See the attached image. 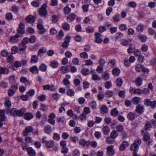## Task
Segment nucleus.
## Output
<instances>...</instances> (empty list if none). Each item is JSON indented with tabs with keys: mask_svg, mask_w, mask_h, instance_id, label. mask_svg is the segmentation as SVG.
Listing matches in <instances>:
<instances>
[{
	"mask_svg": "<svg viewBox=\"0 0 156 156\" xmlns=\"http://www.w3.org/2000/svg\"><path fill=\"white\" fill-rule=\"evenodd\" d=\"M141 143V140L139 139H137L134 141L133 144L130 146V150L136 152L138 149V146Z\"/></svg>",
	"mask_w": 156,
	"mask_h": 156,
	"instance_id": "obj_1",
	"label": "nucleus"
},
{
	"mask_svg": "<svg viewBox=\"0 0 156 156\" xmlns=\"http://www.w3.org/2000/svg\"><path fill=\"white\" fill-rule=\"evenodd\" d=\"M147 75L144 73L141 75L140 76L137 77L135 80L134 82L138 86H140L142 85L143 80H146Z\"/></svg>",
	"mask_w": 156,
	"mask_h": 156,
	"instance_id": "obj_2",
	"label": "nucleus"
},
{
	"mask_svg": "<svg viewBox=\"0 0 156 156\" xmlns=\"http://www.w3.org/2000/svg\"><path fill=\"white\" fill-rule=\"evenodd\" d=\"M46 5L45 4H44L39 9V14L41 16H45L47 15V12L46 9Z\"/></svg>",
	"mask_w": 156,
	"mask_h": 156,
	"instance_id": "obj_3",
	"label": "nucleus"
},
{
	"mask_svg": "<svg viewBox=\"0 0 156 156\" xmlns=\"http://www.w3.org/2000/svg\"><path fill=\"white\" fill-rule=\"evenodd\" d=\"M46 146L48 148H53L54 151H57L58 150V147L54 144V142L50 140L47 141L45 144Z\"/></svg>",
	"mask_w": 156,
	"mask_h": 156,
	"instance_id": "obj_4",
	"label": "nucleus"
},
{
	"mask_svg": "<svg viewBox=\"0 0 156 156\" xmlns=\"http://www.w3.org/2000/svg\"><path fill=\"white\" fill-rule=\"evenodd\" d=\"M21 37V35L18 34H16L15 36H11L10 37L9 42L11 43L17 42L19 40L18 38Z\"/></svg>",
	"mask_w": 156,
	"mask_h": 156,
	"instance_id": "obj_5",
	"label": "nucleus"
},
{
	"mask_svg": "<svg viewBox=\"0 0 156 156\" xmlns=\"http://www.w3.org/2000/svg\"><path fill=\"white\" fill-rule=\"evenodd\" d=\"M130 93L132 94H143V90L140 88L135 89L131 87L129 90Z\"/></svg>",
	"mask_w": 156,
	"mask_h": 156,
	"instance_id": "obj_6",
	"label": "nucleus"
},
{
	"mask_svg": "<svg viewBox=\"0 0 156 156\" xmlns=\"http://www.w3.org/2000/svg\"><path fill=\"white\" fill-rule=\"evenodd\" d=\"M114 146L111 145L108 146L107 148V154L109 156H112L115 153V150L114 149Z\"/></svg>",
	"mask_w": 156,
	"mask_h": 156,
	"instance_id": "obj_7",
	"label": "nucleus"
},
{
	"mask_svg": "<svg viewBox=\"0 0 156 156\" xmlns=\"http://www.w3.org/2000/svg\"><path fill=\"white\" fill-rule=\"evenodd\" d=\"M135 111L139 114H142L144 111V107L143 105H138L136 107Z\"/></svg>",
	"mask_w": 156,
	"mask_h": 156,
	"instance_id": "obj_8",
	"label": "nucleus"
},
{
	"mask_svg": "<svg viewBox=\"0 0 156 156\" xmlns=\"http://www.w3.org/2000/svg\"><path fill=\"white\" fill-rule=\"evenodd\" d=\"M137 114L135 112H130L127 114V118L130 121H133L135 120V119L137 117Z\"/></svg>",
	"mask_w": 156,
	"mask_h": 156,
	"instance_id": "obj_9",
	"label": "nucleus"
},
{
	"mask_svg": "<svg viewBox=\"0 0 156 156\" xmlns=\"http://www.w3.org/2000/svg\"><path fill=\"white\" fill-rule=\"evenodd\" d=\"M33 131V127L31 126H29L26 127L25 130L23 133V136H26L28 135L29 133L32 132Z\"/></svg>",
	"mask_w": 156,
	"mask_h": 156,
	"instance_id": "obj_10",
	"label": "nucleus"
},
{
	"mask_svg": "<svg viewBox=\"0 0 156 156\" xmlns=\"http://www.w3.org/2000/svg\"><path fill=\"white\" fill-rule=\"evenodd\" d=\"M129 143L128 142L124 141L120 146L119 150L121 151H124L126 148L129 146Z\"/></svg>",
	"mask_w": 156,
	"mask_h": 156,
	"instance_id": "obj_11",
	"label": "nucleus"
},
{
	"mask_svg": "<svg viewBox=\"0 0 156 156\" xmlns=\"http://www.w3.org/2000/svg\"><path fill=\"white\" fill-rule=\"evenodd\" d=\"M26 20L27 23H31L34 22L35 18L32 15H29L26 17Z\"/></svg>",
	"mask_w": 156,
	"mask_h": 156,
	"instance_id": "obj_12",
	"label": "nucleus"
},
{
	"mask_svg": "<svg viewBox=\"0 0 156 156\" xmlns=\"http://www.w3.org/2000/svg\"><path fill=\"white\" fill-rule=\"evenodd\" d=\"M27 150L29 156H36V153L35 151L32 147L27 148Z\"/></svg>",
	"mask_w": 156,
	"mask_h": 156,
	"instance_id": "obj_13",
	"label": "nucleus"
},
{
	"mask_svg": "<svg viewBox=\"0 0 156 156\" xmlns=\"http://www.w3.org/2000/svg\"><path fill=\"white\" fill-rule=\"evenodd\" d=\"M20 81L22 83H24L26 86H27L30 83L29 80L26 77L24 76L20 77Z\"/></svg>",
	"mask_w": 156,
	"mask_h": 156,
	"instance_id": "obj_14",
	"label": "nucleus"
},
{
	"mask_svg": "<svg viewBox=\"0 0 156 156\" xmlns=\"http://www.w3.org/2000/svg\"><path fill=\"white\" fill-rule=\"evenodd\" d=\"M90 141H86V140L83 139H81L79 141V144L82 146L85 147L88 146L89 144Z\"/></svg>",
	"mask_w": 156,
	"mask_h": 156,
	"instance_id": "obj_15",
	"label": "nucleus"
},
{
	"mask_svg": "<svg viewBox=\"0 0 156 156\" xmlns=\"http://www.w3.org/2000/svg\"><path fill=\"white\" fill-rule=\"evenodd\" d=\"M101 35L99 33H96L95 34V41L98 43H101L102 41V40L101 37Z\"/></svg>",
	"mask_w": 156,
	"mask_h": 156,
	"instance_id": "obj_16",
	"label": "nucleus"
},
{
	"mask_svg": "<svg viewBox=\"0 0 156 156\" xmlns=\"http://www.w3.org/2000/svg\"><path fill=\"white\" fill-rule=\"evenodd\" d=\"M70 38L69 36H66L65 38V41L62 43V46L63 48H67L69 45Z\"/></svg>",
	"mask_w": 156,
	"mask_h": 156,
	"instance_id": "obj_17",
	"label": "nucleus"
},
{
	"mask_svg": "<svg viewBox=\"0 0 156 156\" xmlns=\"http://www.w3.org/2000/svg\"><path fill=\"white\" fill-rule=\"evenodd\" d=\"M47 51V49L44 47H41L40 48L38 51L37 56H42L43 54L45 53Z\"/></svg>",
	"mask_w": 156,
	"mask_h": 156,
	"instance_id": "obj_18",
	"label": "nucleus"
},
{
	"mask_svg": "<svg viewBox=\"0 0 156 156\" xmlns=\"http://www.w3.org/2000/svg\"><path fill=\"white\" fill-rule=\"evenodd\" d=\"M139 40L141 42H144L146 41L147 39V37L145 35H143L142 34H139L137 36Z\"/></svg>",
	"mask_w": 156,
	"mask_h": 156,
	"instance_id": "obj_19",
	"label": "nucleus"
},
{
	"mask_svg": "<svg viewBox=\"0 0 156 156\" xmlns=\"http://www.w3.org/2000/svg\"><path fill=\"white\" fill-rule=\"evenodd\" d=\"M30 71L33 73H39L38 69L37 66H34L30 68Z\"/></svg>",
	"mask_w": 156,
	"mask_h": 156,
	"instance_id": "obj_20",
	"label": "nucleus"
},
{
	"mask_svg": "<svg viewBox=\"0 0 156 156\" xmlns=\"http://www.w3.org/2000/svg\"><path fill=\"white\" fill-rule=\"evenodd\" d=\"M33 115L30 113L27 112L25 113L24 115V118L27 120H30L33 118Z\"/></svg>",
	"mask_w": 156,
	"mask_h": 156,
	"instance_id": "obj_21",
	"label": "nucleus"
},
{
	"mask_svg": "<svg viewBox=\"0 0 156 156\" xmlns=\"http://www.w3.org/2000/svg\"><path fill=\"white\" fill-rule=\"evenodd\" d=\"M26 111V109L24 108H22L20 110L16 111V116L19 117L22 116Z\"/></svg>",
	"mask_w": 156,
	"mask_h": 156,
	"instance_id": "obj_22",
	"label": "nucleus"
},
{
	"mask_svg": "<svg viewBox=\"0 0 156 156\" xmlns=\"http://www.w3.org/2000/svg\"><path fill=\"white\" fill-rule=\"evenodd\" d=\"M102 129L105 135H107L109 134L110 132V129L108 126H104Z\"/></svg>",
	"mask_w": 156,
	"mask_h": 156,
	"instance_id": "obj_23",
	"label": "nucleus"
},
{
	"mask_svg": "<svg viewBox=\"0 0 156 156\" xmlns=\"http://www.w3.org/2000/svg\"><path fill=\"white\" fill-rule=\"evenodd\" d=\"M135 45L134 44H129V47L127 51L128 53H132L133 51V50H134L135 49Z\"/></svg>",
	"mask_w": 156,
	"mask_h": 156,
	"instance_id": "obj_24",
	"label": "nucleus"
},
{
	"mask_svg": "<svg viewBox=\"0 0 156 156\" xmlns=\"http://www.w3.org/2000/svg\"><path fill=\"white\" fill-rule=\"evenodd\" d=\"M38 56L35 55H32L30 59V62L32 63H37L38 60Z\"/></svg>",
	"mask_w": 156,
	"mask_h": 156,
	"instance_id": "obj_25",
	"label": "nucleus"
},
{
	"mask_svg": "<svg viewBox=\"0 0 156 156\" xmlns=\"http://www.w3.org/2000/svg\"><path fill=\"white\" fill-rule=\"evenodd\" d=\"M119 113V112L117 110V109L114 108L111 110L110 114L111 115L113 116L116 117L117 116Z\"/></svg>",
	"mask_w": 156,
	"mask_h": 156,
	"instance_id": "obj_26",
	"label": "nucleus"
},
{
	"mask_svg": "<svg viewBox=\"0 0 156 156\" xmlns=\"http://www.w3.org/2000/svg\"><path fill=\"white\" fill-rule=\"evenodd\" d=\"M108 110V108L104 105L102 106L100 108L101 112L102 114H104L107 113Z\"/></svg>",
	"mask_w": 156,
	"mask_h": 156,
	"instance_id": "obj_27",
	"label": "nucleus"
},
{
	"mask_svg": "<svg viewBox=\"0 0 156 156\" xmlns=\"http://www.w3.org/2000/svg\"><path fill=\"white\" fill-rule=\"evenodd\" d=\"M9 72V70L7 68H4L2 67H0V74H8Z\"/></svg>",
	"mask_w": 156,
	"mask_h": 156,
	"instance_id": "obj_28",
	"label": "nucleus"
},
{
	"mask_svg": "<svg viewBox=\"0 0 156 156\" xmlns=\"http://www.w3.org/2000/svg\"><path fill=\"white\" fill-rule=\"evenodd\" d=\"M76 15L74 13H72L69 15L67 17L68 21L69 22H72L75 18Z\"/></svg>",
	"mask_w": 156,
	"mask_h": 156,
	"instance_id": "obj_29",
	"label": "nucleus"
},
{
	"mask_svg": "<svg viewBox=\"0 0 156 156\" xmlns=\"http://www.w3.org/2000/svg\"><path fill=\"white\" fill-rule=\"evenodd\" d=\"M44 131L48 134L51 133V126L49 125H46L44 128Z\"/></svg>",
	"mask_w": 156,
	"mask_h": 156,
	"instance_id": "obj_30",
	"label": "nucleus"
},
{
	"mask_svg": "<svg viewBox=\"0 0 156 156\" xmlns=\"http://www.w3.org/2000/svg\"><path fill=\"white\" fill-rule=\"evenodd\" d=\"M120 72V69L116 67L114 68L112 71L113 74L115 76L119 75Z\"/></svg>",
	"mask_w": 156,
	"mask_h": 156,
	"instance_id": "obj_31",
	"label": "nucleus"
},
{
	"mask_svg": "<svg viewBox=\"0 0 156 156\" xmlns=\"http://www.w3.org/2000/svg\"><path fill=\"white\" fill-rule=\"evenodd\" d=\"M119 28L121 31H126L127 29V27L126 24H122L119 25Z\"/></svg>",
	"mask_w": 156,
	"mask_h": 156,
	"instance_id": "obj_32",
	"label": "nucleus"
},
{
	"mask_svg": "<svg viewBox=\"0 0 156 156\" xmlns=\"http://www.w3.org/2000/svg\"><path fill=\"white\" fill-rule=\"evenodd\" d=\"M140 98L138 97H134L132 99V102L133 104H137L139 103Z\"/></svg>",
	"mask_w": 156,
	"mask_h": 156,
	"instance_id": "obj_33",
	"label": "nucleus"
},
{
	"mask_svg": "<svg viewBox=\"0 0 156 156\" xmlns=\"http://www.w3.org/2000/svg\"><path fill=\"white\" fill-rule=\"evenodd\" d=\"M47 69V66L44 63L41 64L39 67V69L42 72H45Z\"/></svg>",
	"mask_w": 156,
	"mask_h": 156,
	"instance_id": "obj_34",
	"label": "nucleus"
},
{
	"mask_svg": "<svg viewBox=\"0 0 156 156\" xmlns=\"http://www.w3.org/2000/svg\"><path fill=\"white\" fill-rule=\"evenodd\" d=\"M5 111L3 110H0V116L1 117L0 118V121H3L5 119V117L4 116Z\"/></svg>",
	"mask_w": 156,
	"mask_h": 156,
	"instance_id": "obj_35",
	"label": "nucleus"
},
{
	"mask_svg": "<svg viewBox=\"0 0 156 156\" xmlns=\"http://www.w3.org/2000/svg\"><path fill=\"white\" fill-rule=\"evenodd\" d=\"M102 77L105 80H107L109 79V74L107 72H104L102 74Z\"/></svg>",
	"mask_w": 156,
	"mask_h": 156,
	"instance_id": "obj_36",
	"label": "nucleus"
},
{
	"mask_svg": "<svg viewBox=\"0 0 156 156\" xmlns=\"http://www.w3.org/2000/svg\"><path fill=\"white\" fill-rule=\"evenodd\" d=\"M123 81L122 79L120 78H118L116 80V83L119 87H121L122 85Z\"/></svg>",
	"mask_w": 156,
	"mask_h": 156,
	"instance_id": "obj_37",
	"label": "nucleus"
},
{
	"mask_svg": "<svg viewBox=\"0 0 156 156\" xmlns=\"http://www.w3.org/2000/svg\"><path fill=\"white\" fill-rule=\"evenodd\" d=\"M118 136L117 132L115 130H113L110 134V136L112 139L116 138Z\"/></svg>",
	"mask_w": 156,
	"mask_h": 156,
	"instance_id": "obj_38",
	"label": "nucleus"
},
{
	"mask_svg": "<svg viewBox=\"0 0 156 156\" xmlns=\"http://www.w3.org/2000/svg\"><path fill=\"white\" fill-rule=\"evenodd\" d=\"M5 19L8 20L10 21L12 20L13 19V16L11 13H8L5 15Z\"/></svg>",
	"mask_w": 156,
	"mask_h": 156,
	"instance_id": "obj_39",
	"label": "nucleus"
},
{
	"mask_svg": "<svg viewBox=\"0 0 156 156\" xmlns=\"http://www.w3.org/2000/svg\"><path fill=\"white\" fill-rule=\"evenodd\" d=\"M27 47V46L25 44H24L21 42L19 45V49L21 51H24Z\"/></svg>",
	"mask_w": 156,
	"mask_h": 156,
	"instance_id": "obj_40",
	"label": "nucleus"
},
{
	"mask_svg": "<svg viewBox=\"0 0 156 156\" xmlns=\"http://www.w3.org/2000/svg\"><path fill=\"white\" fill-rule=\"evenodd\" d=\"M84 76H87L89 74V70L87 68H83L81 70Z\"/></svg>",
	"mask_w": 156,
	"mask_h": 156,
	"instance_id": "obj_41",
	"label": "nucleus"
},
{
	"mask_svg": "<svg viewBox=\"0 0 156 156\" xmlns=\"http://www.w3.org/2000/svg\"><path fill=\"white\" fill-rule=\"evenodd\" d=\"M150 139V135L148 133H145L143 136V140L145 142L148 141Z\"/></svg>",
	"mask_w": 156,
	"mask_h": 156,
	"instance_id": "obj_42",
	"label": "nucleus"
},
{
	"mask_svg": "<svg viewBox=\"0 0 156 156\" xmlns=\"http://www.w3.org/2000/svg\"><path fill=\"white\" fill-rule=\"evenodd\" d=\"M62 27L64 29L67 30H69L70 27L69 25L67 23H63L62 25Z\"/></svg>",
	"mask_w": 156,
	"mask_h": 156,
	"instance_id": "obj_43",
	"label": "nucleus"
},
{
	"mask_svg": "<svg viewBox=\"0 0 156 156\" xmlns=\"http://www.w3.org/2000/svg\"><path fill=\"white\" fill-rule=\"evenodd\" d=\"M114 21L118 22L120 20V18L119 14H117L112 17Z\"/></svg>",
	"mask_w": 156,
	"mask_h": 156,
	"instance_id": "obj_44",
	"label": "nucleus"
},
{
	"mask_svg": "<svg viewBox=\"0 0 156 156\" xmlns=\"http://www.w3.org/2000/svg\"><path fill=\"white\" fill-rule=\"evenodd\" d=\"M114 139H112L111 136L108 137L106 139V142L109 144H112L115 141Z\"/></svg>",
	"mask_w": 156,
	"mask_h": 156,
	"instance_id": "obj_45",
	"label": "nucleus"
},
{
	"mask_svg": "<svg viewBox=\"0 0 156 156\" xmlns=\"http://www.w3.org/2000/svg\"><path fill=\"white\" fill-rule=\"evenodd\" d=\"M80 56L84 59H87L88 58V55L85 51L81 53L80 54Z\"/></svg>",
	"mask_w": 156,
	"mask_h": 156,
	"instance_id": "obj_46",
	"label": "nucleus"
},
{
	"mask_svg": "<svg viewBox=\"0 0 156 156\" xmlns=\"http://www.w3.org/2000/svg\"><path fill=\"white\" fill-rule=\"evenodd\" d=\"M151 127V124L150 123L147 122L145 125L144 129L146 131L149 130Z\"/></svg>",
	"mask_w": 156,
	"mask_h": 156,
	"instance_id": "obj_47",
	"label": "nucleus"
},
{
	"mask_svg": "<svg viewBox=\"0 0 156 156\" xmlns=\"http://www.w3.org/2000/svg\"><path fill=\"white\" fill-rule=\"evenodd\" d=\"M144 26L142 25L139 24L137 26L136 30L139 32H142L144 30Z\"/></svg>",
	"mask_w": 156,
	"mask_h": 156,
	"instance_id": "obj_48",
	"label": "nucleus"
},
{
	"mask_svg": "<svg viewBox=\"0 0 156 156\" xmlns=\"http://www.w3.org/2000/svg\"><path fill=\"white\" fill-rule=\"evenodd\" d=\"M64 34L63 31L62 30H60L57 36V39L58 40L61 39L64 36Z\"/></svg>",
	"mask_w": 156,
	"mask_h": 156,
	"instance_id": "obj_49",
	"label": "nucleus"
},
{
	"mask_svg": "<svg viewBox=\"0 0 156 156\" xmlns=\"http://www.w3.org/2000/svg\"><path fill=\"white\" fill-rule=\"evenodd\" d=\"M63 9L64 14H68L70 13L71 9L68 6L64 8Z\"/></svg>",
	"mask_w": 156,
	"mask_h": 156,
	"instance_id": "obj_50",
	"label": "nucleus"
},
{
	"mask_svg": "<svg viewBox=\"0 0 156 156\" xmlns=\"http://www.w3.org/2000/svg\"><path fill=\"white\" fill-rule=\"evenodd\" d=\"M105 122L108 125H109L112 122V119L109 117H106L104 119Z\"/></svg>",
	"mask_w": 156,
	"mask_h": 156,
	"instance_id": "obj_51",
	"label": "nucleus"
},
{
	"mask_svg": "<svg viewBox=\"0 0 156 156\" xmlns=\"http://www.w3.org/2000/svg\"><path fill=\"white\" fill-rule=\"evenodd\" d=\"M14 58V57L12 55L8 56L7 59V62L9 63H12L13 62Z\"/></svg>",
	"mask_w": 156,
	"mask_h": 156,
	"instance_id": "obj_52",
	"label": "nucleus"
},
{
	"mask_svg": "<svg viewBox=\"0 0 156 156\" xmlns=\"http://www.w3.org/2000/svg\"><path fill=\"white\" fill-rule=\"evenodd\" d=\"M40 110L43 112L46 111L48 109V106L43 104L40 105Z\"/></svg>",
	"mask_w": 156,
	"mask_h": 156,
	"instance_id": "obj_53",
	"label": "nucleus"
},
{
	"mask_svg": "<svg viewBox=\"0 0 156 156\" xmlns=\"http://www.w3.org/2000/svg\"><path fill=\"white\" fill-rule=\"evenodd\" d=\"M133 52L134 55L136 56H139L141 54V51L139 49H135Z\"/></svg>",
	"mask_w": 156,
	"mask_h": 156,
	"instance_id": "obj_54",
	"label": "nucleus"
},
{
	"mask_svg": "<svg viewBox=\"0 0 156 156\" xmlns=\"http://www.w3.org/2000/svg\"><path fill=\"white\" fill-rule=\"evenodd\" d=\"M115 60L114 59L111 60L108 62V65L112 68L115 66Z\"/></svg>",
	"mask_w": 156,
	"mask_h": 156,
	"instance_id": "obj_55",
	"label": "nucleus"
},
{
	"mask_svg": "<svg viewBox=\"0 0 156 156\" xmlns=\"http://www.w3.org/2000/svg\"><path fill=\"white\" fill-rule=\"evenodd\" d=\"M25 140L27 143H31L34 141L32 140V138L30 136L26 137Z\"/></svg>",
	"mask_w": 156,
	"mask_h": 156,
	"instance_id": "obj_56",
	"label": "nucleus"
},
{
	"mask_svg": "<svg viewBox=\"0 0 156 156\" xmlns=\"http://www.w3.org/2000/svg\"><path fill=\"white\" fill-rule=\"evenodd\" d=\"M114 93L113 92L110 90H108L105 94L106 97L108 98H110L112 97Z\"/></svg>",
	"mask_w": 156,
	"mask_h": 156,
	"instance_id": "obj_57",
	"label": "nucleus"
},
{
	"mask_svg": "<svg viewBox=\"0 0 156 156\" xmlns=\"http://www.w3.org/2000/svg\"><path fill=\"white\" fill-rule=\"evenodd\" d=\"M92 78L93 80L96 81L97 80H100V77L98 75L95 74H93L92 76Z\"/></svg>",
	"mask_w": 156,
	"mask_h": 156,
	"instance_id": "obj_58",
	"label": "nucleus"
},
{
	"mask_svg": "<svg viewBox=\"0 0 156 156\" xmlns=\"http://www.w3.org/2000/svg\"><path fill=\"white\" fill-rule=\"evenodd\" d=\"M52 96L54 99L56 101L58 100L60 97V95L56 93L52 94Z\"/></svg>",
	"mask_w": 156,
	"mask_h": 156,
	"instance_id": "obj_59",
	"label": "nucleus"
},
{
	"mask_svg": "<svg viewBox=\"0 0 156 156\" xmlns=\"http://www.w3.org/2000/svg\"><path fill=\"white\" fill-rule=\"evenodd\" d=\"M89 5V4H86L83 5L82 6V8L84 12H87L88 10V8Z\"/></svg>",
	"mask_w": 156,
	"mask_h": 156,
	"instance_id": "obj_60",
	"label": "nucleus"
},
{
	"mask_svg": "<svg viewBox=\"0 0 156 156\" xmlns=\"http://www.w3.org/2000/svg\"><path fill=\"white\" fill-rule=\"evenodd\" d=\"M67 94L69 96H73L74 95L75 92L73 90L70 89L67 91Z\"/></svg>",
	"mask_w": 156,
	"mask_h": 156,
	"instance_id": "obj_61",
	"label": "nucleus"
},
{
	"mask_svg": "<svg viewBox=\"0 0 156 156\" xmlns=\"http://www.w3.org/2000/svg\"><path fill=\"white\" fill-rule=\"evenodd\" d=\"M116 129L118 132H122L124 129V128L122 125H119L117 126Z\"/></svg>",
	"mask_w": 156,
	"mask_h": 156,
	"instance_id": "obj_62",
	"label": "nucleus"
},
{
	"mask_svg": "<svg viewBox=\"0 0 156 156\" xmlns=\"http://www.w3.org/2000/svg\"><path fill=\"white\" fill-rule=\"evenodd\" d=\"M17 110L15 108H13L10 111V115L13 116H16Z\"/></svg>",
	"mask_w": 156,
	"mask_h": 156,
	"instance_id": "obj_63",
	"label": "nucleus"
},
{
	"mask_svg": "<svg viewBox=\"0 0 156 156\" xmlns=\"http://www.w3.org/2000/svg\"><path fill=\"white\" fill-rule=\"evenodd\" d=\"M89 144H90L91 147L94 148H96L97 146V142L95 141H92L90 142V141Z\"/></svg>",
	"mask_w": 156,
	"mask_h": 156,
	"instance_id": "obj_64",
	"label": "nucleus"
}]
</instances>
